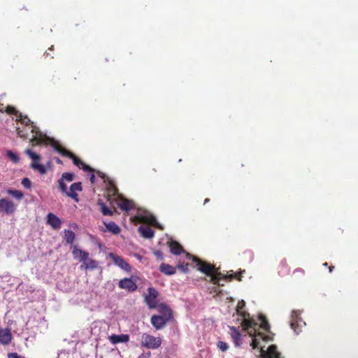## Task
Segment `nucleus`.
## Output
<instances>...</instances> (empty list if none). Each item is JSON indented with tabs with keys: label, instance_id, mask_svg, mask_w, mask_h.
<instances>
[{
	"label": "nucleus",
	"instance_id": "aec40b11",
	"mask_svg": "<svg viewBox=\"0 0 358 358\" xmlns=\"http://www.w3.org/2000/svg\"><path fill=\"white\" fill-rule=\"evenodd\" d=\"M137 218L142 222L158 227L156 217L151 214L139 215L137 216Z\"/></svg>",
	"mask_w": 358,
	"mask_h": 358
},
{
	"label": "nucleus",
	"instance_id": "864d4df0",
	"mask_svg": "<svg viewBox=\"0 0 358 358\" xmlns=\"http://www.w3.org/2000/svg\"><path fill=\"white\" fill-rule=\"evenodd\" d=\"M323 266H328V264H327V262H326V263H324V264H323Z\"/></svg>",
	"mask_w": 358,
	"mask_h": 358
},
{
	"label": "nucleus",
	"instance_id": "7c9ffc66",
	"mask_svg": "<svg viewBox=\"0 0 358 358\" xmlns=\"http://www.w3.org/2000/svg\"><path fill=\"white\" fill-rule=\"evenodd\" d=\"M75 233L71 230L64 231V238L67 243L72 244L75 240Z\"/></svg>",
	"mask_w": 358,
	"mask_h": 358
},
{
	"label": "nucleus",
	"instance_id": "39448f33",
	"mask_svg": "<svg viewBox=\"0 0 358 358\" xmlns=\"http://www.w3.org/2000/svg\"><path fill=\"white\" fill-rule=\"evenodd\" d=\"M162 339L159 337L144 334L142 336L141 345L148 349L155 350L160 347Z\"/></svg>",
	"mask_w": 358,
	"mask_h": 358
},
{
	"label": "nucleus",
	"instance_id": "5fc2aeb1",
	"mask_svg": "<svg viewBox=\"0 0 358 358\" xmlns=\"http://www.w3.org/2000/svg\"><path fill=\"white\" fill-rule=\"evenodd\" d=\"M188 256H190V257L192 259V256H191L190 254H188Z\"/></svg>",
	"mask_w": 358,
	"mask_h": 358
},
{
	"label": "nucleus",
	"instance_id": "f3484780",
	"mask_svg": "<svg viewBox=\"0 0 358 358\" xmlns=\"http://www.w3.org/2000/svg\"><path fill=\"white\" fill-rule=\"evenodd\" d=\"M230 335L234 341L235 346L240 347L242 344L241 334L238 329L234 327H229Z\"/></svg>",
	"mask_w": 358,
	"mask_h": 358
},
{
	"label": "nucleus",
	"instance_id": "2f4dec72",
	"mask_svg": "<svg viewBox=\"0 0 358 358\" xmlns=\"http://www.w3.org/2000/svg\"><path fill=\"white\" fill-rule=\"evenodd\" d=\"M259 320L261 321L259 327L265 331H269L270 325H269L268 321L266 320V317L264 315H262V314L259 315Z\"/></svg>",
	"mask_w": 358,
	"mask_h": 358
},
{
	"label": "nucleus",
	"instance_id": "9d476101",
	"mask_svg": "<svg viewBox=\"0 0 358 358\" xmlns=\"http://www.w3.org/2000/svg\"><path fill=\"white\" fill-rule=\"evenodd\" d=\"M158 292H148L145 294V301L150 308H156L159 306Z\"/></svg>",
	"mask_w": 358,
	"mask_h": 358
},
{
	"label": "nucleus",
	"instance_id": "e433bc0d",
	"mask_svg": "<svg viewBox=\"0 0 358 358\" xmlns=\"http://www.w3.org/2000/svg\"><path fill=\"white\" fill-rule=\"evenodd\" d=\"M6 155L14 163H17L19 162V159H20L19 157L16 154H15L13 152L10 151V150H8L6 152Z\"/></svg>",
	"mask_w": 358,
	"mask_h": 358
},
{
	"label": "nucleus",
	"instance_id": "09e8293b",
	"mask_svg": "<svg viewBox=\"0 0 358 358\" xmlns=\"http://www.w3.org/2000/svg\"><path fill=\"white\" fill-rule=\"evenodd\" d=\"M147 291L151 292L155 291V289L152 287H148Z\"/></svg>",
	"mask_w": 358,
	"mask_h": 358
},
{
	"label": "nucleus",
	"instance_id": "bb28decb",
	"mask_svg": "<svg viewBox=\"0 0 358 358\" xmlns=\"http://www.w3.org/2000/svg\"><path fill=\"white\" fill-rule=\"evenodd\" d=\"M97 204L100 206V210L103 215L112 216L113 211L108 208L101 199H99Z\"/></svg>",
	"mask_w": 358,
	"mask_h": 358
},
{
	"label": "nucleus",
	"instance_id": "72a5a7b5",
	"mask_svg": "<svg viewBox=\"0 0 358 358\" xmlns=\"http://www.w3.org/2000/svg\"><path fill=\"white\" fill-rule=\"evenodd\" d=\"M30 131V129H28V127H26V126H24L23 127H17V135L22 138H28V133Z\"/></svg>",
	"mask_w": 358,
	"mask_h": 358
},
{
	"label": "nucleus",
	"instance_id": "0eeeda50",
	"mask_svg": "<svg viewBox=\"0 0 358 358\" xmlns=\"http://www.w3.org/2000/svg\"><path fill=\"white\" fill-rule=\"evenodd\" d=\"M300 314L299 310H293L291 314L290 327L294 330L296 334H299L301 331L302 324L306 325V322L302 321Z\"/></svg>",
	"mask_w": 358,
	"mask_h": 358
},
{
	"label": "nucleus",
	"instance_id": "37998d69",
	"mask_svg": "<svg viewBox=\"0 0 358 358\" xmlns=\"http://www.w3.org/2000/svg\"><path fill=\"white\" fill-rule=\"evenodd\" d=\"M91 173H92V174L90 176V180L92 184H94L95 182V176L94 174V172H91Z\"/></svg>",
	"mask_w": 358,
	"mask_h": 358
},
{
	"label": "nucleus",
	"instance_id": "1a4fd4ad",
	"mask_svg": "<svg viewBox=\"0 0 358 358\" xmlns=\"http://www.w3.org/2000/svg\"><path fill=\"white\" fill-rule=\"evenodd\" d=\"M15 210V205L7 199H0V211L7 215L12 214Z\"/></svg>",
	"mask_w": 358,
	"mask_h": 358
},
{
	"label": "nucleus",
	"instance_id": "f704fd0d",
	"mask_svg": "<svg viewBox=\"0 0 358 358\" xmlns=\"http://www.w3.org/2000/svg\"><path fill=\"white\" fill-rule=\"evenodd\" d=\"M6 112L8 114L15 115L16 118L21 116V113L17 110L14 107L8 106L6 107Z\"/></svg>",
	"mask_w": 358,
	"mask_h": 358
},
{
	"label": "nucleus",
	"instance_id": "49530a36",
	"mask_svg": "<svg viewBox=\"0 0 358 358\" xmlns=\"http://www.w3.org/2000/svg\"><path fill=\"white\" fill-rule=\"evenodd\" d=\"M44 56H45V57H50V58H53V56L50 55V54L48 52H45L44 53Z\"/></svg>",
	"mask_w": 358,
	"mask_h": 358
},
{
	"label": "nucleus",
	"instance_id": "dca6fc26",
	"mask_svg": "<svg viewBox=\"0 0 358 358\" xmlns=\"http://www.w3.org/2000/svg\"><path fill=\"white\" fill-rule=\"evenodd\" d=\"M72 254L74 259H80L82 262L87 261L89 257L87 252L79 249L76 245L73 246Z\"/></svg>",
	"mask_w": 358,
	"mask_h": 358
},
{
	"label": "nucleus",
	"instance_id": "a19ab883",
	"mask_svg": "<svg viewBox=\"0 0 358 358\" xmlns=\"http://www.w3.org/2000/svg\"><path fill=\"white\" fill-rule=\"evenodd\" d=\"M8 358H25V357H23L20 355H19L16 352H11V353H9L8 355Z\"/></svg>",
	"mask_w": 358,
	"mask_h": 358
},
{
	"label": "nucleus",
	"instance_id": "f03ea898",
	"mask_svg": "<svg viewBox=\"0 0 358 358\" xmlns=\"http://www.w3.org/2000/svg\"><path fill=\"white\" fill-rule=\"evenodd\" d=\"M245 303L243 300L239 301L236 306V313L241 317V324L245 331L252 337L251 346L253 349L257 348L259 345V340L267 341L269 337L261 332L257 333L256 327L257 322L250 316V314L245 311Z\"/></svg>",
	"mask_w": 358,
	"mask_h": 358
},
{
	"label": "nucleus",
	"instance_id": "ea45409f",
	"mask_svg": "<svg viewBox=\"0 0 358 358\" xmlns=\"http://www.w3.org/2000/svg\"><path fill=\"white\" fill-rule=\"evenodd\" d=\"M21 184L24 187L27 189H30L31 187V182L28 178H23L22 180Z\"/></svg>",
	"mask_w": 358,
	"mask_h": 358
},
{
	"label": "nucleus",
	"instance_id": "5701e85b",
	"mask_svg": "<svg viewBox=\"0 0 358 358\" xmlns=\"http://www.w3.org/2000/svg\"><path fill=\"white\" fill-rule=\"evenodd\" d=\"M170 251L172 254L179 255L184 252L182 245L176 241H171L169 243Z\"/></svg>",
	"mask_w": 358,
	"mask_h": 358
},
{
	"label": "nucleus",
	"instance_id": "f8f14e48",
	"mask_svg": "<svg viewBox=\"0 0 358 358\" xmlns=\"http://www.w3.org/2000/svg\"><path fill=\"white\" fill-rule=\"evenodd\" d=\"M119 287L128 291H136L137 289L136 282L131 278L121 280L119 282Z\"/></svg>",
	"mask_w": 358,
	"mask_h": 358
},
{
	"label": "nucleus",
	"instance_id": "c03bdc74",
	"mask_svg": "<svg viewBox=\"0 0 358 358\" xmlns=\"http://www.w3.org/2000/svg\"><path fill=\"white\" fill-rule=\"evenodd\" d=\"M294 273H300V274L303 275V274H304V271H303V270H302V269H301V268H298V269H296V270L294 271Z\"/></svg>",
	"mask_w": 358,
	"mask_h": 358
},
{
	"label": "nucleus",
	"instance_id": "7ed1b4c3",
	"mask_svg": "<svg viewBox=\"0 0 358 358\" xmlns=\"http://www.w3.org/2000/svg\"><path fill=\"white\" fill-rule=\"evenodd\" d=\"M16 121L20 122L24 126H26V127H28V129H30V133L32 134V136L30 138V143L33 146L38 145H50L52 142L51 141H53L54 138H50L45 134L42 133L27 116H23L21 113V116L17 117Z\"/></svg>",
	"mask_w": 358,
	"mask_h": 358
},
{
	"label": "nucleus",
	"instance_id": "393cba45",
	"mask_svg": "<svg viewBox=\"0 0 358 358\" xmlns=\"http://www.w3.org/2000/svg\"><path fill=\"white\" fill-rule=\"evenodd\" d=\"M138 231L143 238H151L154 236V231L149 227L140 226Z\"/></svg>",
	"mask_w": 358,
	"mask_h": 358
},
{
	"label": "nucleus",
	"instance_id": "473e14b6",
	"mask_svg": "<svg viewBox=\"0 0 358 358\" xmlns=\"http://www.w3.org/2000/svg\"><path fill=\"white\" fill-rule=\"evenodd\" d=\"M7 193L18 200H21L24 197V194L20 190L8 189Z\"/></svg>",
	"mask_w": 358,
	"mask_h": 358
},
{
	"label": "nucleus",
	"instance_id": "c756f323",
	"mask_svg": "<svg viewBox=\"0 0 358 358\" xmlns=\"http://www.w3.org/2000/svg\"><path fill=\"white\" fill-rule=\"evenodd\" d=\"M159 311L161 313L160 315H166L167 313L170 315V320L172 318V312L171 310L164 303H159Z\"/></svg>",
	"mask_w": 358,
	"mask_h": 358
},
{
	"label": "nucleus",
	"instance_id": "3c124183",
	"mask_svg": "<svg viewBox=\"0 0 358 358\" xmlns=\"http://www.w3.org/2000/svg\"><path fill=\"white\" fill-rule=\"evenodd\" d=\"M48 50H54V46H53V45H52L51 47H50V48H48Z\"/></svg>",
	"mask_w": 358,
	"mask_h": 358
},
{
	"label": "nucleus",
	"instance_id": "603ef678",
	"mask_svg": "<svg viewBox=\"0 0 358 358\" xmlns=\"http://www.w3.org/2000/svg\"><path fill=\"white\" fill-rule=\"evenodd\" d=\"M155 254H156L157 255H160L161 252L158 251V252H155Z\"/></svg>",
	"mask_w": 358,
	"mask_h": 358
},
{
	"label": "nucleus",
	"instance_id": "4c0bfd02",
	"mask_svg": "<svg viewBox=\"0 0 358 358\" xmlns=\"http://www.w3.org/2000/svg\"><path fill=\"white\" fill-rule=\"evenodd\" d=\"M217 347L222 352H225L229 349V345L226 342L222 341H219L217 343Z\"/></svg>",
	"mask_w": 358,
	"mask_h": 358
},
{
	"label": "nucleus",
	"instance_id": "9b49d317",
	"mask_svg": "<svg viewBox=\"0 0 358 358\" xmlns=\"http://www.w3.org/2000/svg\"><path fill=\"white\" fill-rule=\"evenodd\" d=\"M82 190V183L80 182H74L70 186L69 190H68L67 196L78 203L79 201V198L76 192H81Z\"/></svg>",
	"mask_w": 358,
	"mask_h": 358
},
{
	"label": "nucleus",
	"instance_id": "4468645a",
	"mask_svg": "<svg viewBox=\"0 0 358 358\" xmlns=\"http://www.w3.org/2000/svg\"><path fill=\"white\" fill-rule=\"evenodd\" d=\"M47 224L51 226L54 229H59L62 227L61 220L52 213H49L48 214Z\"/></svg>",
	"mask_w": 358,
	"mask_h": 358
},
{
	"label": "nucleus",
	"instance_id": "a211bd4d",
	"mask_svg": "<svg viewBox=\"0 0 358 358\" xmlns=\"http://www.w3.org/2000/svg\"><path fill=\"white\" fill-rule=\"evenodd\" d=\"M12 340V334L10 330L8 328L0 329V343L8 345Z\"/></svg>",
	"mask_w": 358,
	"mask_h": 358
},
{
	"label": "nucleus",
	"instance_id": "b1692460",
	"mask_svg": "<svg viewBox=\"0 0 358 358\" xmlns=\"http://www.w3.org/2000/svg\"><path fill=\"white\" fill-rule=\"evenodd\" d=\"M92 296V292H77L76 295V302L78 304L86 303L90 297Z\"/></svg>",
	"mask_w": 358,
	"mask_h": 358
},
{
	"label": "nucleus",
	"instance_id": "ddd939ff",
	"mask_svg": "<svg viewBox=\"0 0 358 358\" xmlns=\"http://www.w3.org/2000/svg\"><path fill=\"white\" fill-rule=\"evenodd\" d=\"M107 197L108 200L111 199L117 201V199L122 196L119 193L117 187L112 181L109 182L108 183V186L107 187Z\"/></svg>",
	"mask_w": 358,
	"mask_h": 358
},
{
	"label": "nucleus",
	"instance_id": "2eb2a0df",
	"mask_svg": "<svg viewBox=\"0 0 358 358\" xmlns=\"http://www.w3.org/2000/svg\"><path fill=\"white\" fill-rule=\"evenodd\" d=\"M108 340L113 345L120 343H126L129 341V336L128 334H112L108 336Z\"/></svg>",
	"mask_w": 358,
	"mask_h": 358
},
{
	"label": "nucleus",
	"instance_id": "79ce46f5",
	"mask_svg": "<svg viewBox=\"0 0 358 358\" xmlns=\"http://www.w3.org/2000/svg\"><path fill=\"white\" fill-rule=\"evenodd\" d=\"M189 264H185L182 265H179L178 268L181 269L183 272H187L188 271Z\"/></svg>",
	"mask_w": 358,
	"mask_h": 358
},
{
	"label": "nucleus",
	"instance_id": "f257e3e1",
	"mask_svg": "<svg viewBox=\"0 0 358 358\" xmlns=\"http://www.w3.org/2000/svg\"><path fill=\"white\" fill-rule=\"evenodd\" d=\"M192 262L197 270L206 275V280L218 287L234 280L241 281L242 275L245 273L244 269H240L238 272L230 270L222 273L220 267L217 268L214 264L202 261L195 256H192Z\"/></svg>",
	"mask_w": 358,
	"mask_h": 358
},
{
	"label": "nucleus",
	"instance_id": "a18cd8bd",
	"mask_svg": "<svg viewBox=\"0 0 358 358\" xmlns=\"http://www.w3.org/2000/svg\"><path fill=\"white\" fill-rule=\"evenodd\" d=\"M55 162H57V164H62V161L59 158H58V157H56V158H55Z\"/></svg>",
	"mask_w": 358,
	"mask_h": 358
},
{
	"label": "nucleus",
	"instance_id": "20e7f679",
	"mask_svg": "<svg viewBox=\"0 0 358 358\" xmlns=\"http://www.w3.org/2000/svg\"><path fill=\"white\" fill-rule=\"evenodd\" d=\"M50 145L52 146L55 151L61 154L64 157H69L73 160L74 165L79 169H82L84 171L94 172V170L89 165L85 164L80 159L76 157L73 152L63 148L57 141L53 139L51 141Z\"/></svg>",
	"mask_w": 358,
	"mask_h": 358
},
{
	"label": "nucleus",
	"instance_id": "c9c22d12",
	"mask_svg": "<svg viewBox=\"0 0 358 358\" xmlns=\"http://www.w3.org/2000/svg\"><path fill=\"white\" fill-rule=\"evenodd\" d=\"M58 185H59V189H60V191L67 196L68 189H67V186L64 182V180H62V178H60L58 180Z\"/></svg>",
	"mask_w": 358,
	"mask_h": 358
},
{
	"label": "nucleus",
	"instance_id": "6e6552de",
	"mask_svg": "<svg viewBox=\"0 0 358 358\" xmlns=\"http://www.w3.org/2000/svg\"><path fill=\"white\" fill-rule=\"evenodd\" d=\"M169 321H170V315L169 313L166 315H152L151 317V323L157 329L164 328Z\"/></svg>",
	"mask_w": 358,
	"mask_h": 358
},
{
	"label": "nucleus",
	"instance_id": "8fccbe9b",
	"mask_svg": "<svg viewBox=\"0 0 358 358\" xmlns=\"http://www.w3.org/2000/svg\"><path fill=\"white\" fill-rule=\"evenodd\" d=\"M210 199H206L204 200V204H206V203L209 202Z\"/></svg>",
	"mask_w": 358,
	"mask_h": 358
},
{
	"label": "nucleus",
	"instance_id": "4be33fe9",
	"mask_svg": "<svg viewBox=\"0 0 358 358\" xmlns=\"http://www.w3.org/2000/svg\"><path fill=\"white\" fill-rule=\"evenodd\" d=\"M117 200L120 201L117 205L122 210L128 211L134 208V204L132 201L123 198L122 196Z\"/></svg>",
	"mask_w": 358,
	"mask_h": 358
},
{
	"label": "nucleus",
	"instance_id": "cd10ccee",
	"mask_svg": "<svg viewBox=\"0 0 358 358\" xmlns=\"http://www.w3.org/2000/svg\"><path fill=\"white\" fill-rule=\"evenodd\" d=\"M97 262L95 260L88 259L85 262H83V264L80 266L81 269H93L96 268Z\"/></svg>",
	"mask_w": 358,
	"mask_h": 358
},
{
	"label": "nucleus",
	"instance_id": "423d86ee",
	"mask_svg": "<svg viewBox=\"0 0 358 358\" xmlns=\"http://www.w3.org/2000/svg\"><path fill=\"white\" fill-rule=\"evenodd\" d=\"M25 153L32 159L31 167L38 171L41 174H45L46 173V169L43 164L39 163L41 159L40 155L32 152L30 149H27Z\"/></svg>",
	"mask_w": 358,
	"mask_h": 358
},
{
	"label": "nucleus",
	"instance_id": "de8ad7c7",
	"mask_svg": "<svg viewBox=\"0 0 358 358\" xmlns=\"http://www.w3.org/2000/svg\"><path fill=\"white\" fill-rule=\"evenodd\" d=\"M329 273H331L333 270L334 269V266L331 265L328 266Z\"/></svg>",
	"mask_w": 358,
	"mask_h": 358
},
{
	"label": "nucleus",
	"instance_id": "c85d7f7f",
	"mask_svg": "<svg viewBox=\"0 0 358 358\" xmlns=\"http://www.w3.org/2000/svg\"><path fill=\"white\" fill-rule=\"evenodd\" d=\"M160 271L167 275H172L176 273V268L169 264H162L160 266Z\"/></svg>",
	"mask_w": 358,
	"mask_h": 358
},
{
	"label": "nucleus",
	"instance_id": "412c9836",
	"mask_svg": "<svg viewBox=\"0 0 358 358\" xmlns=\"http://www.w3.org/2000/svg\"><path fill=\"white\" fill-rule=\"evenodd\" d=\"M137 218L142 222L158 227L156 217L151 214L139 215L137 216Z\"/></svg>",
	"mask_w": 358,
	"mask_h": 358
},
{
	"label": "nucleus",
	"instance_id": "58836bf2",
	"mask_svg": "<svg viewBox=\"0 0 358 358\" xmlns=\"http://www.w3.org/2000/svg\"><path fill=\"white\" fill-rule=\"evenodd\" d=\"M61 178L64 180L71 182L74 179V175L71 173H64Z\"/></svg>",
	"mask_w": 358,
	"mask_h": 358
},
{
	"label": "nucleus",
	"instance_id": "a878e982",
	"mask_svg": "<svg viewBox=\"0 0 358 358\" xmlns=\"http://www.w3.org/2000/svg\"><path fill=\"white\" fill-rule=\"evenodd\" d=\"M103 224L107 230L110 231L113 234H118L120 232V228L114 222H109L108 223L104 222Z\"/></svg>",
	"mask_w": 358,
	"mask_h": 358
},
{
	"label": "nucleus",
	"instance_id": "6ab92c4d",
	"mask_svg": "<svg viewBox=\"0 0 358 358\" xmlns=\"http://www.w3.org/2000/svg\"><path fill=\"white\" fill-rule=\"evenodd\" d=\"M112 257H113V262L115 264V265H117V266H119L120 268H121L122 269H123L127 272L131 271V268L130 265L127 262H125L123 258H122L120 256H116V255H112Z\"/></svg>",
	"mask_w": 358,
	"mask_h": 358
}]
</instances>
